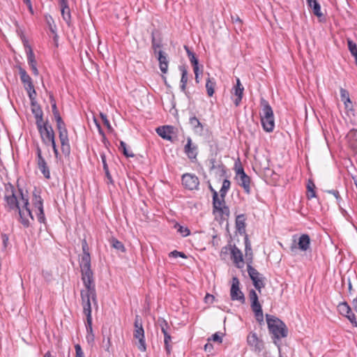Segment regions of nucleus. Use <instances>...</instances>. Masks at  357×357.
Wrapping results in <instances>:
<instances>
[{"instance_id": "1", "label": "nucleus", "mask_w": 357, "mask_h": 357, "mask_svg": "<svg viewBox=\"0 0 357 357\" xmlns=\"http://www.w3.org/2000/svg\"><path fill=\"white\" fill-rule=\"evenodd\" d=\"M79 267L82 273V280L86 288L81 291V296L83 294L91 296L92 301L96 302V292L94 283L93 273L91 266L90 254H82L79 261Z\"/></svg>"}, {"instance_id": "2", "label": "nucleus", "mask_w": 357, "mask_h": 357, "mask_svg": "<svg viewBox=\"0 0 357 357\" xmlns=\"http://www.w3.org/2000/svg\"><path fill=\"white\" fill-rule=\"evenodd\" d=\"M266 319L269 333L275 344H278L282 338L288 335V328L286 324L274 315L266 314Z\"/></svg>"}, {"instance_id": "3", "label": "nucleus", "mask_w": 357, "mask_h": 357, "mask_svg": "<svg viewBox=\"0 0 357 357\" xmlns=\"http://www.w3.org/2000/svg\"><path fill=\"white\" fill-rule=\"evenodd\" d=\"M261 105L262 109L260 112V118L262 127L265 131L271 132L275 128V119L273 109L268 102L264 99L261 100Z\"/></svg>"}, {"instance_id": "4", "label": "nucleus", "mask_w": 357, "mask_h": 357, "mask_svg": "<svg viewBox=\"0 0 357 357\" xmlns=\"http://www.w3.org/2000/svg\"><path fill=\"white\" fill-rule=\"evenodd\" d=\"M21 196L22 206L17 209L20 215V222L22 225L27 228L30 225L29 218L33 220V216L29 208V202L28 196L24 195L22 190H19Z\"/></svg>"}, {"instance_id": "5", "label": "nucleus", "mask_w": 357, "mask_h": 357, "mask_svg": "<svg viewBox=\"0 0 357 357\" xmlns=\"http://www.w3.org/2000/svg\"><path fill=\"white\" fill-rule=\"evenodd\" d=\"M4 201L6 203V208L9 211H17L22 204L21 199L18 200L17 198L14 185L10 183L5 185Z\"/></svg>"}, {"instance_id": "6", "label": "nucleus", "mask_w": 357, "mask_h": 357, "mask_svg": "<svg viewBox=\"0 0 357 357\" xmlns=\"http://www.w3.org/2000/svg\"><path fill=\"white\" fill-rule=\"evenodd\" d=\"M82 298V305L83 307V312L86 317V328L87 332L86 339L89 341V335L92 336V340H94V334L93 333L92 328V316H91V306L90 299L91 298V296H87L86 294H83L81 296Z\"/></svg>"}, {"instance_id": "7", "label": "nucleus", "mask_w": 357, "mask_h": 357, "mask_svg": "<svg viewBox=\"0 0 357 357\" xmlns=\"http://www.w3.org/2000/svg\"><path fill=\"white\" fill-rule=\"evenodd\" d=\"M134 333L133 336L135 339L138 340V349L144 352L146 349L145 337H144V330L142 326V320L139 315L135 316V322H134Z\"/></svg>"}, {"instance_id": "8", "label": "nucleus", "mask_w": 357, "mask_h": 357, "mask_svg": "<svg viewBox=\"0 0 357 357\" xmlns=\"http://www.w3.org/2000/svg\"><path fill=\"white\" fill-rule=\"evenodd\" d=\"M36 126L42 142L47 146L50 145V142L55 139V134L52 126L46 121L37 124Z\"/></svg>"}, {"instance_id": "9", "label": "nucleus", "mask_w": 357, "mask_h": 357, "mask_svg": "<svg viewBox=\"0 0 357 357\" xmlns=\"http://www.w3.org/2000/svg\"><path fill=\"white\" fill-rule=\"evenodd\" d=\"M21 82H22L29 97L36 95V92L32 82L31 77L28 75L26 71L21 66H17Z\"/></svg>"}, {"instance_id": "10", "label": "nucleus", "mask_w": 357, "mask_h": 357, "mask_svg": "<svg viewBox=\"0 0 357 357\" xmlns=\"http://www.w3.org/2000/svg\"><path fill=\"white\" fill-rule=\"evenodd\" d=\"M240 282L237 277L232 278V282L230 289V296L232 301H238L241 303H244L245 298L243 293L239 287Z\"/></svg>"}, {"instance_id": "11", "label": "nucleus", "mask_w": 357, "mask_h": 357, "mask_svg": "<svg viewBox=\"0 0 357 357\" xmlns=\"http://www.w3.org/2000/svg\"><path fill=\"white\" fill-rule=\"evenodd\" d=\"M36 162L38 169L40 172L43 174L45 178H50V172L49 167L45 161V159L42 155V150L39 145L36 146Z\"/></svg>"}, {"instance_id": "12", "label": "nucleus", "mask_w": 357, "mask_h": 357, "mask_svg": "<svg viewBox=\"0 0 357 357\" xmlns=\"http://www.w3.org/2000/svg\"><path fill=\"white\" fill-rule=\"evenodd\" d=\"M236 178L238 185L243 188L244 192L248 195L250 194V178L245 173L243 167L237 169Z\"/></svg>"}, {"instance_id": "13", "label": "nucleus", "mask_w": 357, "mask_h": 357, "mask_svg": "<svg viewBox=\"0 0 357 357\" xmlns=\"http://www.w3.org/2000/svg\"><path fill=\"white\" fill-rule=\"evenodd\" d=\"M182 184L190 190L198 189L199 181L198 177L192 174L186 173L182 176Z\"/></svg>"}, {"instance_id": "14", "label": "nucleus", "mask_w": 357, "mask_h": 357, "mask_svg": "<svg viewBox=\"0 0 357 357\" xmlns=\"http://www.w3.org/2000/svg\"><path fill=\"white\" fill-rule=\"evenodd\" d=\"M31 101V112L36 119V124L42 123L43 122V112L41 107L37 102L36 98V95H33L31 97H29Z\"/></svg>"}, {"instance_id": "15", "label": "nucleus", "mask_w": 357, "mask_h": 357, "mask_svg": "<svg viewBox=\"0 0 357 357\" xmlns=\"http://www.w3.org/2000/svg\"><path fill=\"white\" fill-rule=\"evenodd\" d=\"M184 153L186 154L189 160L195 162L198 155V147L192 143L190 137L187 138V144L184 146Z\"/></svg>"}, {"instance_id": "16", "label": "nucleus", "mask_w": 357, "mask_h": 357, "mask_svg": "<svg viewBox=\"0 0 357 357\" xmlns=\"http://www.w3.org/2000/svg\"><path fill=\"white\" fill-rule=\"evenodd\" d=\"M59 137L61 142L62 153L68 156L70 153V146L69 143L68 130H63L59 132Z\"/></svg>"}, {"instance_id": "17", "label": "nucleus", "mask_w": 357, "mask_h": 357, "mask_svg": "<svg viewBox=\"0 0 357 357\" xmlns=\"http://www.w3.org/2000/svg\"><path fill=\"white\" fill-rule=\"evenodd\" d=\"M248 344L255 347V350L261 351L264 348L262 340H259L255 333H250L247 337Z\"/></svg>"}, {"instance_id": "18", "label": "nucleus", "mask_w": 357, "mask_h": 357, "mask_svg": "<svg viewBox=\"0 0 357 357\" xmlns=\"http://www.w3.org/2000/svg\"><path fill=\"white\" fill-rule=\"evenodd\" d=\"M157 54L158 60L159 61V68L161 72L165 74L168 70L169 66V60L167 58V54L162 50H159Z\"/></svg>"}, {"instance_id": "19", "label": "nucleus", "mask_w": 357, "mask_h": 357, "mask_svg": "<svg viewBox=\"0 0 357 357\" xmlns=\"http://www.w3.org/2000/svg\"><path fill=\"white\" fill-rule=\"evenodd\" d=\"M233 90L234 94L236 96V98L234 100V103L236 107H238L241 102L244 91V88L242 86L238 78H237L236 79V86H234Z\"/></svg>"}, {"instance_id": "20", "label": "nucleus", "mask_w": 357, "mask_h": 357, "mask_svg": "<svg viewBox=\"0 0 357 357\" xmlns=\"http://www.w3.org/2000/svg\"><path fill=\"white\" fill-rule=\"evenodd\" d=\"M173 132V127L171 126H164L156 128L157 134L164 139L172 140L170 135Z\"/></svg>"}, {"instance_id": "21", "label": "nucleus", "mask_w": 357, "mask_h": 357, "mask_svg": "<svg viewBox=\"0 0 357 357\" xmlns=\"http://www.w3.org/2000/svg\"><path fill=\"white\" fill-rule=\"evenodd\" d=\"M311 240L307 234H303L298 238V248L301 251H307L310 246Z\"/></svg>"}, {"instance_id": "22", "label": "nucleus", "mask_w": 357, "mask_h": 357, "mask_svg": "<svg viewBox=\"0 0 357 357\" xmlns=\"http://www.w3.org/2000/svg\"><path fill=\"white\" fill-rule=\"evenodd\" d=\"M179 70L181 73V90L182 92L185 93V95H188V91H186V86L188 80V70L185 66H179Z\"/></svg>"}, {"instance_id": "23", "label": "nucleus", "mask_w": 357, "mask_h": 357, "mask_svg": "<svg viewBox=\"0 0 357 357\" xmlns=\"http://www.w3.org/2000/svg\"><path fill=\"white\" fill-rule=\"evenodd\" d=\"M231 257L234 263L236 264L238 267H240L238 264L243 261V254L236 245H234L231 249Z\"/></svg>"}, {"instance_id": "24", "label": "nucleus", "mask_w": 357, "mask_h": 357, "mask_svg": "<svg viewBox=\"0 0 357 357\" xmlns=\"http://www.w3.org/2000/svg\"><path fill=\"white\" fill-rule=\"evenodd\" d=\"M184 49L186 51L188 59L193 67V70H196L197 68H199V61L196 57L195 54L192 52L187 45L184 46Z\"/></svg>"}, {"instance_id": "25", "label": "nucleus", "mask_w": 357, "mask_h": 357, "mask_svg": "<svg viewBox=\"0 0 357 357\" xmlns=\"http://www.w3.org/2000/svg\"><path fill=\"white\" fill-rule=\"evenodd\" d=\"M225 198L220 199L218 197V194L217 192H215L214 196H213V211H219L221 208L225 205Z\"/></svg>"}, {"instance_id": "26", "label": "nucleus", "mask_w": 357, "mask_h": 357, "mask_svg": "<svg viewBox=\"0 0 357 357\" xmlns=\"http://www.w3.org/2000/svg\"><path fill=\"white\" fill-rule=\"evenodd\" d=\"M189 123L195 132H202L204 130L202 123L196 116H191L189 119Z\"/></svg>"}, {"instance_id": "27", "label": "nucleus", "mask_w": 357, "mask_h": 357, "mask_svg": "<svg viewBox=\"0 0 357 357\" xmlns=\"http://www.w3.org/2000/svg\"><path fill=\"white\" fill-rule=\"evenodd\" d=\"M307 3L311 8H312L313 13L317 17H321V6L317 0H306Z\"/></svg>"}, {"instance_id": "28", "label": "nucleus", "mask_w": 357, "mask_h": 357, "mask_svg": "<svg viewBox=\"0 0 357 357\" xmlns=\"http://www.w3.org/2000/svg\"><path fill=\"white\" fill-rule=\"evenodd\" d=\"M245 216L244 214H241L236 216V227L239 232L245 231Z\"/></svg>"}, {"instance_id": "29", "label": "nucleus", "mask_w": 357, "mask_h": 357, "mask_svg": "<svg viewBox=\"0 0 357 357\" xmlns=\"http://www.w3.org/2000/svg\"><path fill=\"white\" fill-rule=\"evenodd\" d=\"M109 243L111 246L116 249V250L121 251V252H125L126 251V248L122 242L116 239V238H112L109 240Z\"/></svg>"}, {"instance_id": "30", "label": "nucleus", "mask_w": 357, "mask_h": 357, "mask_svg": "<svg viewBox=\"0 0 357 357\" xmlns=\"http://www.w3.org/2000/svg\"><path fill=\"white\" fill-rule=\"evenodd\" d=\"M315 185L312 181L309 180L307 184V197L309 199H311L314 197H316V192L314 190Z\"/></svg>"}, {"instance_id": "31", "label": "nucleus", "mask_w": 357, "mask_h": 357, "mask_svg": "<svg viewBox=\"0 0 357 357\" xmlns=\"http://www.w3.org/2000/svg\"><path fill=\"white\" fill-rule=\"evenodd\" d=\"M61 15L63 19V20L66 22L68 26H71V14L70 11L69 7H64L61 8Z\"/></svg>"}, {"instance_id": "32", "label": "nucleus", "mask_w": 357, "mask_h": 357, "mask_svg": "<svg viewBox=\"0 0 357 357\" xmlns=\"http://www.w3.org/2000/svg\"><path fill=\"white\" fill-rule=\"evenodd\" d=\"M54 116L55 121L56 122V128H57L58 131L60 132V131H63V130H66L67 128H66V124H65L64 121H63L59 112H58L56 114H54Z\"/></svg>"}, {"instance_id": "33", "label": "nucleus", "mask_w": 357, "mask_h": 357, "mask_svg": "<svg viewBox=\"0 0 357 357\" xmlns=\"http://www.w3.org/2000/svg\"><path fill=\"white\" fill-rule=\"evenodd\" d=\"M54 116L55 121L56 122V128H57L58 131L60 132V131H63V130H66L67 128H66V124H65L64 121H63L59 112H58L56 114H54Z\"/></svg>"}, {"instance_id": "34", "label": "nucleus", "mask_w": 357, "mask_h": 357, "mask_svg": "<svg viewBox=\"0 0 357 357\" xmlns=\"http://www.w3.org/2000/svg\"><path fill=\"white\" fill-rule=\"evenodd\" d=\"M215 86V82L214 79L208 77L206 82V89L208 96L211 97L213 95Z\"/></svg>"}, {"instance_id": "35", "label": "nucleus", "mask_w": 357, "mask_h": 357, "mask_svg": "<svg viewBox=\"0 0 357 357\" xmlns=\"http://www.w3.org/2000/svg\"><path fill=\"white\" fill-rule=\"evenodd\" d=\"M171 342L172 337L170 335V333H165V335H164V344L165 349L167 355H170L172 352V347L171 344Z\"/></svg>"}, {"instance_id": "36", "label": "nucleus", "mask_w": 357, "mask_h": 357, "mask_svg": "<svg viewBox=\"0 0 357 357\" xmlns=\"http://www.w3.org/2000/svg\"><path fill=\"white\" fill-rule=\"evenodd\" d=\"M252 281L255 287L261 292V289L265 287V284L263 281V278L261 276L253 277L250 278Z\"/></svg>"}, {"instance_id": "37", "label": "nucleus", "mask_w": 357, "mask_h": 357, "mask_svg": "<svg viewBox=\"0 0 357 357\" xmlns=\"http://www.w3.org/2000/svg\"><path fill=\"white\" fill-rule=\"evenodd\" d=\"M26 56L27 61L30 67L37 65V62L35 59V55L31 47H28V50H26Z\"/></svg>"}, {"instance_id": "38", "label": "nucleus", "mask_w": 357, "mask_h": 357, "mask_svg": "<svg viewBox=\"0 0 357 357\" xmlns=\"http://www.w3.org/2000/svg\"><path fill=\"white\" fill-rule=\"evenodd\" d=\"M32 203L33 206L36 209L42 208H43V200L41 198V197L39 195H37L36 193L33 192V198H32Z\"/></svg>"}, {"instance_id": "39", "label": "nucleus", "mask_w": 357, "mask_h": 357, "mask_svg": "<svg viewBox=\"0 0 357 357\" xmlns=\"http://www.w3.org/2000/svg\"><path fill=\"white\" fill-rule=\"evenodd\" d=\"M231 182L228 179H225L222 182V188L220 190V198L224 199L230 188Z\"/></svg>"}, {"instance_id": "40", "label": "nucleus", "mask_w": 357, "mask_h": 357, "mask_svg": "<svg viewBox=\"0 0 357 357\" xmlns=\"http://www.w3.org/2000/svg\"><path fill=\"white\" fill-rule=\"evenodd\" d=\"M337 310L343 316L351 312V307L347 302L340 303L337 306Z\"/></svg>"}, {"instance_id": "41", "label": "nucleus", "mask_w": 357, "mask_h": 357, "mask_svg": "<svg viewBox=\"0 0 357 357\" xmlns=\"http://www.w3.org/2000/svg\"><path fill=\"white\" fill-rule=\"evenodd\" d=\"M340 97H341L342 101L344 102L345 106L347 107H348L347 103L348 102L351 103L349 92L346 89L341 88Z\"/></svg>"}, {"instance_id": "42", "label": "nucleus", "mask_w": 357, "mask_h": 357, "mask_svg": "<svg viewBox=\"0 0 357 357\" xmlns=\"http://www.w3.org/2000/svg\"><path fill=\"white\" fill-rule=\"evenodd\" d=\"M158 324L160 327L161 331L163 333V335H165V333H169L168 332V329H169V326L166 320H165L162 318H160L158 319Z\"/></svg>"}, {"instance_id": "43", "label": "nucleus", "mask_w": 357, "mask_h": 357, "mask_svg": "<svg viewBox=\"0 0 357 357\" xmlns=\"http://www.w3.org/2000/svg\"><path fill=\"white\" fill-rule=\"evenodd\" d=\"M252 261H249L247 265V271L250 278L257 276H261V275L251 265Z\"/></svg>"}, {"instance_id": "44", "label": "nucleus", "mask_w": 357, "mask_h": 357, "mask_svg": "<svg viewBox=\"0 0 357 357\" xmlns=\"http://www.w3.org/2000/svg\"><path fill=\"white\" fill-rule=\"evenodd\" d=\"M151 38H151L152 48L153 49L154 54H158V52L159 51V50H158V49L161 47L162 43H161L160 40H157L155 39L153 33H152Z\"/></svg>"}, {"instance_id": "45", "label": "nucleus", "mask_w": 357, "mask_h": 357, "mask_svg": "<svg viewBox=\"0 0 357 357\" xmlns=\"http://www.w3.org/2000/svg\"><path fill=\"white\" fill-rule=\"evenodd\" d=\"M245 255H246V257H248V256H250V261L252 260V248H251V245H250V241L248 240V236H246L245 238Z\"/></svg>"}, {"instance_id": "46", "label": "nucleus", "mask_w": 357, "mask_h": 357, "mask_svg": "<svg viewBox=\"0 0 357 357\" xmlns=\"http://www.w3.org/2000/svg\"><path fill=\"white\" fill-rule=\"evenodd\" d=\"M45 19H46V22L49 26V29H50V31L52 33H55L56 25L54 23V20H53L52 17L50 15H49V16L46 15Z\"/></svg>"}, {"instance_id": "47", "label": "nucleus", "mask_w": 357, "mask_h": 357, "mask_svg": "<svg viewBox=\"0 0 357 357\" xmlns=\"http://www.w3.org/2000/svg\"><path fill=\"white\" fill-rule=\"evenodd\" d=\"M344 317H346L349 320V321L352 324V325L354 327H357V321H356V315L352 312L351 310V312H349V314H345Z\"/></svg>"}, {"instance_id": "48", "label": "nucleus", "mask_w": 357, "mask_h": 357, "mask_svg": "<svg viewBox=\"0 0 357 357\" xmlns=\"http://www.w3.org/2000/svg\"><path fill=\"white\" fill-rule=\"evenodd\" d=\"M50 103L52 105V110L53 115L56 114L59 112L57 109L56 100L52 94H51L50 96Z\"/></svg>"}, {"instance_id": "49", "label": "nucleus", "mask_w": 357, "mask_h": 357, "mask_svg": "<svg viewBox=\"0 0 357 357\" xmlns=\"http://www.w3.org/2000/svg\"><path fill=\"white\" fill-rule=\"evenodd\" d=\"M37 210V218L38 222L40 223H45V217L43 208Z\"/></svg>"}, {"instance_id": "50", "label": "nucleus", "mask_w": 357, "mask_h": 357, "mask_svg": "<svg viewBox=\"0 0 357 357\" xmlns=\"http://www.w3.org/2000/svg\"><path fill=\"white\" fill-rule=\"evenodd\" d=\"M100 116L101 119L102 120L104 125L107 127V128L109 130H112V126H111L109 120L107 119V115L103 113H100Z\"/></svg>"}, {"instance_id": "51", "label": "nucleus", "mask_w": 357, "mask_h": 357, "mask_svg": "<svg viewBox=\"0 0 357 357\" xmlns=\"http://www.w3.org/2000/svg\"><path fill=\"white\" fill-rule=\"evenodd\" d=\"M213 341L217 342L218 343H221L222 342V336L220 335L219 333H215L211 337L208 339V341Z\"/></svg>"}, {"instance_id": "52", "label": "nucleus", "mask_w": 357, "mask_h": 357, "mask_svg": "<svg viewBox=\"0 0 357 357\" xmlns=\"http://www.w3.org/2000/svg\"><path fill=\"white\" fill-rule=\"evenodd\" d=\"M169 256L170 257H174V258H176L178 257H182L183 259H186L187 258V256L185 255V254L184 252H178L177 250H174V251L171 252L169 254Z\"/></svg>"}, {"instance_id": "53", "label": "nucleus", "mask_w": 357, "mask_h": 357, "mask_svg": "<svg viewBox=\"0 0 357 357\" xmlns=\"http://www.w3.org/2000/svg\"><path fill=\"white\" fill-rule=\"evenodd\" d=\"M178 231L183 236H188L190 235V229L188 227H184L183 226H181L178 225Z\"/></svg>"}, {"instance_id": "54", "label": "nucleus", "mask_w": 357, "mask_h": 357, "mask_svg": "<svg viewBox=\"0 0 357 357\" xmlns=\"http://www.w3.org/2000/svg\"><path fill=\"white\" fill-rule=\"evenodd\" d=\"M251 309L254 313L262 311L261 305L259 301L251 303Z\"/></svg>"}, {"instance_id": "55", "label": "nucleus", "mask_w": 357, "mask_h": 357, "mask_svg": "<svg viewBox=\"0 0 357 357\" xmlns=\"http://www.w3.org/2000/svg\"><path fill=\"white\" fill-rule=\"evenodd\" d=\"M249 298L250 302H257L259 301L258 295L254 289H251L249 291Z\"/></svg>"}, {"instance_id": "56", "label": "nucleus", "mask_w": 357, "mask_h": 357, "mask_svg": "<svg viewBox=\"0 0 357 357\" xmlns=\"http://www.w3.org/2000/svg\"><path fill=\"white\" fill-rule=\"evenodd\" d=\"M75 357H84V352L79 344L75 345Z\"/></svg>"}, {"instance_id": "57", "label": "nucleus", "mask_w": 357, "mask_h": 357, "mask_svg": "<svg viewBox=\"0 0 357 357\" xmlns=\"http://www.w3.org/2000/svg\"><path fill=\"white\" fill-rule=\"evenodd\" d=\"M255 316L256 320L259 322L260 325L264 324V314L263 311L255 312Z\"/></svg>"}, {"instance_id": "58", "label": "nucleus", "mask_w": 357, "mask_h": 357, "mask_svg": "<svg viewBox=\"0 0 357 357\" xmlns=\"http://www.w3.org/2000/svg\"><path fill=\"white\" fill-rule=\"evenodd\" d=\"M348 47L349 50L351 52V54L357 52V46L355 43L351 40H348Z\"/></svg>"}, {"instance_id": "59", "label": "nucleus", "mask_w": 357, "mask_h": 357, "mask_svg": "<svg viewBox=\"0 0 357 357\" xmlns=\"http://www.w3.org/2000/svg\"><path fill=\"white\" fill-rule=\"evenodd\" d=\"M82 254H90L89 248L86 239H83L82 242Z\"/></svg>"}, {"instance_id": "60", "label": "nucleus", "mask_w": 357, "mask_h": 357, "mask_svg": "<svg viewBox=\"0 0 357 357\" xmlns=\"http://www.w3.org/2000/svg\"><path fill=\"white\" fill-rule=\"evenodd\" d=\"M50 144H51V146L52 147L55 158H58L59 155V153L58 148L56 145L55 139H53L52 142H50Z\"/></svg>"}, {"instance_id": "61", "label": "nucleus", "mask_w": 357, "mask_h": 357, "mask_svg": "<svg viewBox=\"0 0 357 357\" xmlns=\"http://www.w3.org/2000/svg\"><path fill=\"white\" fill-rule=\"evenodd\" d=\"M326 192H328L329 194H332L333 195H334L335 197L336 198L337 202H340V200L342 199V198H341V197L340 195L339 192L337 190H326Z\"/></svg>"}, {"instance_id": "62", "label": "nucleus", "mask_w": 357, "mask_h": 357, "mask_svg": "<svg viewBox=\"0 0 357 357\" xmlns=\"http://www.w3.org/2000/svg\"><path fill=\"white\" fill-rule=\"evenodd\" d=\"M100 158L102 162L103 169L106 171V169H109L108 165L106 161V155L104 153H100Z\"/></svg>"}, {"instance_id": "63", "label": "nucleus", "mask_w": 357, "mask_h": 357, "mask_svg": "<svg viewBox=\"0 0 357 357\" xmlns=\"http://www.w3.org/2000/svg\"><path fill=\"white\" fill-rule=\"evenodd\" d=\"M121 151L127 158H132L135 156V154L131 151L128 150L127 147H126L125 149H122Z\"/></svg>"}, {"instance_id": "64", "label": "nucleus", "mask_w": 357, "mask_h": 357, "mask_svg": "<svg viewBox=\"0 0 357 357\" xmlns=\"http://www.w3.org/2000/svg\"><path fill=\"white\" fill-rule=\"evenodd\" d=\"M104 172H105V176L107 178V183L113 184L114 181H113L112 175L110 174L109 169H106V171H104Z\"/></svg>"}]
</instances>
